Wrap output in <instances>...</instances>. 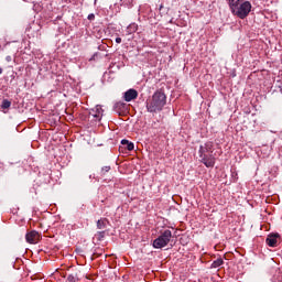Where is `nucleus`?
Returning a JSON list of instances; mask_svg holds the SVG:
<instances>
[{
  "instance_id": "1",
  "label": "nucleus",
  "mask_w": 282,
  "mask_h": 282,
  "mask_svg": "<svg viewBox=\"0 0 282 282\" xmlns=\"http://www.w3.org/2000/svg\"><path fill=\"white\" fill-rule=\"evenodd\" d=\"M229 8L235 17H238V19H246L252 10V4L250 1L229 0Z\"/></svg>"
},
{
  "instance_id": "2",
  "label": "nucleus",
  "mask_w": 282,
  "mask_h": 282,
  "mask_svg": "<svg viewBox=\"0 0 282 282\" xmlns=\"http://www.w3.org/2000/svg\"><path fill=\"white\" fill-rule=\"evenodd\" d=\"M166 105V95L160 90L155 91L147 102V109L150 113L162 111Z\"/></svg>"
},
{
  "instance_id": "3",
  "label": "nucleus",
  "mask_w": 282,
  "mask_h": 282,
  "mask_svg": "<svg viewBox=\"0 0 282 282\" xmlns=\"http://www.w3.org/2000/svg\"><path fill=\"white\" fill-rule=\"evenodd\" d=\"M171 239H173V232L166 229L153 241V248H166V245L171 243Z\"/></svg>"
},
{
  "instance_id": "4",
  "label": "nucleus",
  "mask_w": 282,
  "mask_h": 282,
  "mask_svg": "<svg viewBox=\"0 0 282 282\" xmlns=\"http://www.w3.org/2000/svg\"><path fill=\"white\" fill-rule=\"evenodd\" d=\"M198 153H199L200 162L207 169H213V166H215V156H213V154H206V150H204V145H200Z\"/></svg>"
},
{
  "instance_id": "5",
  "label": "nucleus",
  "mask_w": 282,
  "mask_h": 282,
  "mask_svg": "<svg viewBox=\"0 0 282 282\" xmlns=\"http://www.w3.org/2000/svg\"><path fill=\"white\" fill-rule=\"evenodd\" d=\"M28 243H39L41 241V234L36 230H32L25 235Z\"/></svg>"
},
{
  "instance_id": "6",
  "label": "nucleus",
  "mask_w": 282,
  "mask_h": 282,
  "mask_svg": "<svg viewBox=\"0 0 282 282\" xmlns=\"http://www.w3.org/2000/svg\"><path fill=\"white\" fill-rule=\"evenodd\" d=\"M138 98V90L129 89L124 93V100L126 102H131V100H135Z\"/></svg>"
},
{
  "instance_id": "7",
  "label": "nucleus",
  "mask_w": 282,
  "mask_h": 282,
  "mask_svg": "<svg viewBox=\"0 0 282 282\" xmlns=\"http://www.w3.org/2000/svg\"><path fill=\"white\" fill-rule=\"evenodd\" d=\"M102 107L101 106H96L94 109L90 110V116H93V118H96V120H100V118H102Z\"/></svg>"
},
{
  "instance_id": "8",
  "label": "nucleus",
  "mask_w": 282,
  "mask_h": 282,
  "mask_svg": "<svg viewBox=\"0 0 282 282\" xmlns=\"http://www.w3.org/2000/svg\"><path fill=\"white\" fill-rule=\"evenodd\" d=\"M267 243L270 246V248H276L279 243V235H270L267 238Z\"/></svg>"
},
{
  "instance_id": "9",
  "label": "nucleus",
  "mask_w": 282,
  "mask_h": 282,
  "mask_svg": "<svg viewBox=\"0 0 282 282\" xmlns=\"http://www.w3.org/2000/svg\"><path fill=\"white\" fill-rule=\"evenodd\" d=\"M109 223V220H107V218H101L97 221V228L99 230H105V228H107V224Z\"/></svg>"
},
{
  "instance_id": "10",
  "label": "nucleus",
  "mask_w": 282,
  "mask_h": 282,
  "mask_svg": "<svg viewBox=\"0 0 282 282\" xmlns=\"http://www.w3.org/2000/svg\"><path fill=\"white\" fill-rule=\"evenodd\" d=\"M134 32H138V24L132 23L127 28V33L134 34Z\"/></svg>"
},
{
  "instance_id": "11",
  "label": "nucleus",
  "mask_w": 282,
  "mask_h": 282,
  "mask_svg": "<svg viewBox=\"0 0 282 282\" xmlns=\"http://www.w3.org/2000/svg\"><path fill=\"white\" fill-rule=\"evenodd\" d=\"M121 144H123V147H127L128 151H133V149H135V145H133V143L129 142V140H122Z\"/></svg>"
},
{
  "instance_id": "12",
  "label": "nucleus",
  "mask_w": 282,
  "mask_h": 282,
  "mask_svg": "<svg viewBox=\"0 0 282 282\" xmlns=\"http://www.w3.org/2000/svg\"><path fill=\"white\" fill-rule=\"evenodd\" d=\"M203 149L206 154L213 153V143L212 142L205 143V145H203Z\"/></svg>"
},
{
  "instance_id": "13",
  "label": "nucleus",
  "mask_w": 282,
  "mask_h": 282,
  "mask_svg": "<svg viewBox=\"0 0 282 282\" xmlns=\"http://www.w3.org/2000/svg\"><path fill=\"white\" fill-rule=\"evenodd\" d=\"M221 265H224V259L221 258H218L212 263V268H221Z\"/></svg>"
},
{
  "instance_id": "14",
  "label": "nucleus",
  "mask_w": 282,
  "mask_h": 282,
  "mask_svg": "<svg viewBox=\"0 0 282 282\" xmlns=\"http://www.w3.org/2000/svg\"><path fill=\"white\" fill-rule=\"evenodd\" d=\"M11 106H12V102L10 100L3 99L1 104V109H10Z\"/></svg>"
},
{
  "instance_id": "15",
  "label": "nucleus",
  "mask_w": 282,
  "mask_h": 282,
  "mask_svg": "<svg viewBox=\"0 0 282 282\" xmlns=\"http://www.w3.org/2000/svg\"><path fill=\"white\" fill-rule=\"evenodd\" d=\"M109 171H111V166H104L101 169V175H106L107 173H109Z\"/></svg>"
},
{
  "instance_id": "16",
  "label": "nucleus",
  "mask_w": 282,
  "mask_h": 282,
  "mask_svg": "<svg viewBox=\"0 0 282 282\" xmlns=\"http://www.w3.org/2000/svg\"><path fill=\"white\" fill-rule=\"evenodd\" d=\"M94 19H96V15H94V14H89V15H88V20H89V21H94Z\"/></svg>"
},
{
  "instance_id": "17",
  "label": "nucleus",
  "mask_w": 282,
  "mask_h": 282,
  "mask_svg": "<svg viewBox=\"0 0 282 282\" xmlns=\"http://www.w3.org/2000/svg\"><path fill=\"white\" fill-rule=\"evenodd\" d=\"M116 43H122V39L121 37H117L116 39Z\"/></svg>"
},
{
  "instance_id": "18",
  "label": "nucleus",
  "mask_w": 282,
  "mask_h": 282,
  "mask_svg": "<svg viewBox=\"0 0 282 282\" xmlns=\"http://www.w3.org/2000/svg\"><path fill=\"white\" fill-rule=\"evenodd\" d=\"M0 74H3V68L0 67Z\"/></svg>"
}]
</instances>
